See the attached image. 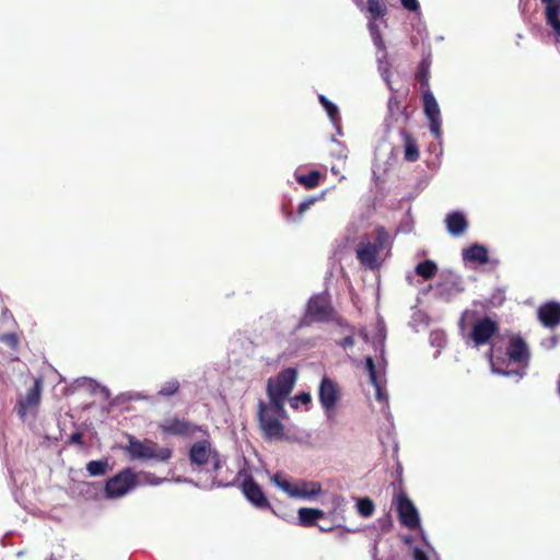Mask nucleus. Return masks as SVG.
Instances as JSON below:
<instances>
[{"instance_id":"obj_35","label":"nucleus","mask_w":560,"mask_h":560,"mask_svg":"<svg viewBox=\"0 0 560 560\" xmlns=\"http://www.w3.org/2000/svg\"><path fill=\"white\" fill-rule=\"evenodd\" d=\"M322 197H323V195H322L320 197H310V198H307V199L303 200V201L299 205V208H298V213H299V215H303V214H304V212H305L306 210H308V209H310V207H311L312 205H314L317 200H319Z\"/></svg>"},{"instance_id":"obj_39","label":"nucleus","mask_w":560,"mask_h":560,"mask_svg":"<svg viewBox=\"0 0 560 560\" xmlns=\"http://www.w3.org/2000/svg\"><path fill=\"white\" fill-rule=\"evenodd\" d=\"M401 5L408 11L416 12L420 9V4L418 0H400Z\"/></svg>"},{"instance_id":"obj_4","label":"nucleus","mask_w":560,"mask_h":560,"mask_svg":"<svg viewBox=\"0 0 560 560\" xmlns=\"http://www.w3.org/2000/svg\"><path fill=\"white\" fill-rule=\"evenodd\" d=\"M335 311L328 292L314 294L307 301L304 316L299 326H310L313 323H329Z\"/></svg>"},{"instance_id":"obj_8","label":"nucleus","mask_w":560,"mask_h":560,"mask_svg":"<svg viewBox=\"0 0 560 560\" xmlns=\"http://www.w3.org/2000/svg\"><path fill=\"white\" fill-rule=\"evenodd\" d=\"M394 503L400 524L409 529H416L420 525L419 513L407 493L405 491L397 493Z\"/></svg>"},{"instance_id":"obj_25","label":"nucleus","mask_w":560,"mask_h":560,"mask_svg":"<svg viewBox=\"0 0 560 560\" xmlns=\"http://www.w3.org/2000/svg\"><path fill=\"white\" fill-rule=\"evenodd\" d=\"M416 273L424 280L433 279L438 273V266L433 260H424L419 262L415 269Z\"/></svg>"},{"instance_id":"obj_9","label":"nucleus","mask_w":560,"mask_h":560,"mask_svg":"<svg viewBox=\"0 0 560 560\" xmlns=\"http://www.w3.org/2000/svg\"><path fill=\"white\" fill-rule=\"evenodd\" d=\"M499 332V325L489 316L478 319L472 325L469 339L476 347H480L490 342L493 336Z\"/></svg>"},{"instance_id":"obj_43","label":"nucleus","mask_w":560,"mask_h":560,"mask_svg":"<svg viewBox=\"0 0 560 560\" xmlns=\"http://www.w3.org/2000/svg\"><path fill=\"white\" fill-rule=\"evenodd\" d=\"M413 560H429L427 553L419 549V548H415L413 550Z\"/></svg>"},{"instance_id":"obj_1","label":"nucleus","mask_w":560,"mask_h":560,"mask_svg":"<svg viewBox=\"0 0 560 560\" xmlns=\"http://www.w3.org/2000/svg\"><path fill=\"white\" fill-rule=\"evenodd\" d=\"M296 378L298 371L294 368H287L267 381L266 393L273 407L282 410L288 396L294 388Z\"/></svg>"},{"instance_id":"obj_19","label":"nucleus","mask_w":560,"mask_h":560,"mask_svg":"<svg viewBox=\"0 0 560 560\" xmlns=\"http://www.w3.org/2000/svg\"><path fill=\"white\" fill-rule=\"evenodd\" d=\"M464 260L470 262H477L480 265H486L489 262V254L486 246L480 244H472L468 248L463 250Z\"/></svg>"},{"instance_id":"obj_28","label":"nucleus","mask_w":560,"mask_h":560,"mask_svg":"<svg viewBox=\"0 0 560 560\" xmlns=\"http://www.w3.org/2000/svg\"><path fill=\"white\" fill-rule=\"evenodd\" d=\"M365 368L369 373L371 384L376 388L377 398H381V387L377 380L376 369L372 357L365 358Z\"/></svg>"},{"instance_id":"obj_10","label":"nucleus","mask_w":560,"mask_h":560,"mask_svg":"<svg viewBox=\"0 0 560 560\" xmlns=\"http://www.w3.org/2000/svg\"><path fill=\"white\" fill-rule=\"evenodd\" d=\"M318 398L323 409L329 416L334 412L337 402L340 399L338 384L331 378L324 376L319 384Z\"/></svg>"},{"instance_id":"obj_31","label":"nucleus","mask_w":560,"mask_h":560,"mask_svg":"<svg viewBox=\"0 0 560 560\" xmlns=\"http://www.w3.org/2000/svg\"><path fill=\"white\" fill-rule=\"evenodd\" d=\"M318 101L322 104V106L327 112V115L332 121H337L339 119V110L338 107L332 104L326 96L319 95Z\"/></svg>"},{"instance_id":"obj_2","label":"nucleus","mask_w":560,"mask_h":560,"mask_svg":"<svg viewBox=\"0 0 560 560\" xmlns=\"http://www.w3.org/2000/svg\"><path fill=\"white\" fill-rule=\"evenodd\" d=\"M257 408V419L264 435L267 439H282L284 425L280 419L285 417L284 407L280 410L273 407L272 402L266 404L264 400H259Z\"/></svg>"},{"instance_id":"obj_27","label":"nucleus","mask_w":560,"mask_h":560,"mask_svg":"<svg viewBox=\"0 0 560 560\" xmlns=\"http://www.w3.org/2000/svg\"><path fill=\"white\" fill-rule=\"evenodd\" d=\"M272 481L285 493L290 497L294 498L296 494H301L302 492L298 491V487L292 485L290 481L282 479L279 474L272 476Z\"/></svg>"},{"instance_id":"obj_33","label":"nucleus","mask_w":560,"mask_h":560,"mask_svg":"<svg viewBox=\"0 0 560 560\" xmlns=\"http://www.w3.org/2000/svg\"><path fill=\"white\" fill-rule=\"evenodd\" d=\"M137 474L139 476V481H141L139 483V486H141V485L158 486L164 480V479L158 478L153 474L147 472V471H141V472H137Z\"/></svg>"},{"instance_id":"obj_40","label":"nucleus","mask_w":560,"mask_h":560,"mask_svg":"<svg viewBox=\"0 0 560 560\" xmlns=\"http://www.w3.org/2000/svg\"><path fill=\"white\" fill-rule=\"evenodd\" d=\"M1 340L9 345L11 348H15L18 345V337L15 334H5L1 337Z\"/></svg>"},{"instance_id":"obj_49","label":"nucleus","mask_w":560,"mask_h":560,"mask_svg":"<svg viewBox=\"0 0 560 560\" xmlns=\"http://www.w3.org/2000/svg\"><path fill=\"white\" fill-rule=\"evenodd\" d=\"M287 218H288L289 220H291V219H293V214H292L291 212H288V213H287Z\"/></svg>"},{"instance_id":"obj_34","label":"nucleus","mask_w":560,"mask_h":560,"mask_svg":"<svg viewBox=\"0 0 560 560\" xmlns=\"http://www.w3.org/2000/svg\"><path fill=\"white\" fill-rule=\"evenodd\" d=\"M549 16H546L547 23L553 28L558 37H560V19L559 14H556V9L551 8Z\"/></svg>"},{"instance_id":"obj_45","label":"nucleus","mask_w":560,"mask_h":560,"mask_svg":"<svg viewBox=\"0 0 560 560\" xmlns=\"http://www.w3.org/2000/svg\"><path fill=\"white\" fill-rule=\"evenodd\" d=\"M359 335H360V337H361L365 342H368V341H369V335H368V331H366L364 328L360 329Z\"/></svg>"},{"instance_id":"obj_36","label":"nucleus","mask_w":560,"mask_h":560,"mask_svg":"<svg viewBox=\"0 0 560 560\" xmlns=\"http://www.w3.org/2000/svg\"><path fill=\"white\" fill-rule=\"evenodd\" d=\"M330 322H334L336 325H338L340 327L347 328L350 332L354 331V328L349 325L347 319H345L343 317L339 316L336 311L334 312V315H332V318L330 319Z\"/></svg>"},{"instance_id":"obj_21","label":"nucleus","mask_w":560,"mask_h":560,"mask_svg":"<svg viewBox=\"0 0 560 560\" xmlns=\"http://www.w3.org/2000/svg\"><path fill=\"white\" fill-rule=\"evenodd\" d=\"M299 524L303 527H312L316 521L325 516L324 511L312 508H301L298 512Z\"/></svg>"},{"instance_id":"obj_48","label":"nucleus","mask_w":560,"mask_h":560,"mask_svg":"<svg viewBox=\"0 0 560 560\" xmlns=\"http://www.w3.org/2000/svg\"><path fill=\"white\" fill-rule=\"evenodd\" d=\"M493 352H494L493 347H491V348L489 349L488 353H487V355H488V358H489V360H490V361H492V359H493Z\"/></svg>"},{"instance_id":"obj_12","label":"nucleus","mask_w":560,"mask_h":560,"mask_svg":"<svg viewBox=\"0 0 560 560\" xmlns=\"http://www.w3.org/2000/svg\"><path fill=\"white\" fill-rule=\"evenodd\" d=\"M242 492L245 498L257 509H271L268 499L266 498L260 486L254 480L252 476H247L242 482Z\"/></svg>"},{"instance_id":"obj_30","label":"nucleus","mask_w":560,"mask_h":560,"mask_svg":"<svg viewBox=\"0 0 560 560\" xmlns=\"http://www.w3.org/2000/svg\"><path fill=\"white\" fill-rule=\"evenodd\" d=\"M107 460H91L86 465V470L91 476H103L106 472Z\"/></svg>"},{"instance_id":"obj_3","label":"nucleus","mask_w":560,"mask_h":560,"mask_svg":"<svg viewBox=\"0 0 560 560\" xmlns=\"http://www.w3.org/2000/svg\"><path fill=\"white\" fill-rule=\"evenodd\" d=\"M125 452L131 459H155L158 462H167L173 455L170 447H160L154 441H140L131 435L125 446Z\"/></svg>"},{"instance_id":"obj_17","label":"nucleus","mask_w":560,"mask_h":560,"mask_svg":"<svg viewBox=\"0 0 560 560\" xmlns=\"http://www.w3.org/2000/svg\"><path fill=\"white\" fill-rule=\"evenodd\" d=\"M388 107V124L398 122L402 120L407 122L409 116L406 110V106H402L401 101L397 96H390L387 103Z\"/></svg>"},{"instance_id":"obj_5","label":"nucleus","mask_w":560,"mask_h":560,"mask_svg":"<svg viewBox=\"0 0 560 560\" xmlns=\"http://www.w3.org/2000/svg\"><path fill=\"white\" fill-rule=\"evenodd\" d=\"M389 241V234L384 226L375 229L374 242L362 240L357 249V258L359 261L371 269L376 266L377 257Z\"/></svg>"},{"instance_id":"obj_46","label":"nucleus","mask_w":560,"mask_h":560,"mask_svg":"<svg viewBox=\"0 0 560 560\" xmlns=\"http://www.w3.org/2000/svg\"><path fill=\"white\" fill-rule=\"evenodd\" d=\"M299 404L300 401L298 400H294V397L290 399V405L293 409H298L299 408Z\"/></svg>"},{"instance_id":"obj_32","label":"nucleus","mask_w":560,"mask_h":560,"mask_svg":"<svg viewBox=\"0 0 560 560\" xmlns=\"http://www.w3.org/2000/svg\"><path fill=\"white\" fill-rule=\"evenodd\" d=\"M358 512L363 517H370L375 510L374 503L370 498H363L358 501Z\"/></svg>"},{"instance_id":"obj_47","label":"nucleus","mask_w":560,"mask_h":560,"mask_svg":"<svg viewBox=\"0 0 560 560\" xmlns=\"http://www.w3.org/2000/svg\"><path fill=\"white\" fill-rule=\"evenodd\" d=\"M470 315V313L468 311L464 312L463 316H462V319H460V326H463V323L465 320L466 317H468Z\"/></svg>"},{"instance_id":"obj_6","label":"nucleus","mask_w":560,"mask_h":560,"mask_svg":"<svg viewBox=\"0 0 560 560\" xmlns=\"http://www.w3.org/2000/svg\"><path fill=\"white\" fill-rule=\"evenodd\" d=\"M140 482L138 474L127 467L106 481L105 495L109 499L120 498L137 488Z\"/></svg>"},{"instance_id":"obj_38","label":"nucleus","mask_w":560,"mask_h":560,"mask_svg":"<svg viewBox=\"0 0 560 560\" xmlns=\"http://www.w3.org/2000/svg\"><path fill=\"white\" fill-rule=\"evenodd\" d=\"M294 400L300 401L302 405L306 406V409H308V406L312 402V396L310 393L303 392V393L295 395Z\"/></svg>"},{"instance_id":"obj_23","label":"nucleus","mask_w":560,"mask_h":560,"mask_svg":"<svg viewBox=\"0 0 560 560\" xmlns=\"http://www.w3.org/2000/svg\"><path fill=\"white\" fill-rule=\"evenodd\" d=\"M416 79L420 84L421 92H424L429 89V79H430V62L427 59H423L419 62L416 71Z\"/></svg>"},{"instance_id":"obj_37","label":"nucleus","mask_w":560,"mask_h":560,"mask_svg":"<svg viewBox=\"0 0 560 560\" xmlns=\"http://www.w3.org/2000/svg\"><path fill=\"white\" fill-rule=\"evenodd\" d=\"M546 4V16H549L550 9H556V14L560 13V0H541Z\"/></svg>"},{"instance_id":"obj_44","label":"nucleus","mask_w":560,"mask_h":560,"mask_svg":"<svg viewBox=\"0 0 560 560\" xmlns=\"http://www.w3.org/2000/svg\"><path fill=\"white\" fill-rule=\"evenodd\" d=\"M374 43L376 45V47L380 49V50H383L385 51L386 50V47H385V44L383 42V39L381 38L380 35H377L375 38H374Z\"/></svg>"},{"instance_id":"obj_22","label":"nucleus","mask_w":560,"mask_h":560,"mask_svg":"<svg viewBox=\"0 0 560 560\" xmlns=\"http://www.w3.org/2000/svg\"><path fill=\"white\" fill-rule=\"evenodd\" d=\"M323 178V174L319 171H311L308 174H296V182L304 186L306 189L316 188L320 179Z\"/></svg>"},{"instance_id":"obj_13","label":"nucleus","mask_w":560,"mask_h":560,"mask_svg":"<svg viewBox=\"0 0 560 560\" xmlns=\"http://www.w3.org/2000/svg\"><path fill=\"white\" fill-rule=\"evenodd\" d=\"M159 429L164 434L185 436L195 434L199 430V427L190 423L185 419L173 417L167 418L162 423H160Z\"/></svg>"},{"instance_id":"obj_15","label":"nucleus","mask_w":560,"mask_h":560,"mask_svg":"<svg viewBox=\"0 0 560 560\" xmlns=\"http://www.w3.org/2000/svg\"><path fill=\"white\" fill-rule=\"evenodd\" d=\"M40 388L42 382L36 380L33 387L28 389L26 396L18 400L15 409L21 418H24L31 409L39 405Z\"/></svg>"},{"instance_id":"obj_20","label":"nucleus","mask_w":560,"mask_h":560,"mask_svg":"<svg viewBox=\"0 0 560 560\" xmlns=\"http://www.w3.org/2000/svg\"><path fill=\"white\" fill-rule=\"evenodd\" d=\"M400 136L404 140V159L408 162H416L420 158V151L417 140L406 129L400 130Z\"/></svg>"},{"instance_id":"obj_7","label":"nucleus","mask_w":560,"mask_h":560,"mask_svg":"<svg viewBox=\"0 0 560 560\" xmlns=\"http://www.w3.org/2000/svg\"><path fill=\"white\" fill-rule=\"evenodd\" d=\"M189 460L192 465L198 467L205 466L208 462H211L213 471H218L221 468L220 454L211 447L209 440L198 441L190 446Z\"/></svg>"},{"instance_id":"obj_29","label":"nucleus","mask_w":560,"mask_h":560,"mask_svg":"<svg viewBox=\"0 0 560 560\" xmlns=\"http://www.w3.org/2000/svg\"><path fill=\"white\" fill-rule=\"evenodd\" d=\"M179 388H180L179 382L177 380H171V381L165 382L162 385V387L158 392V395L162 396V397H171V396L176 395L178 393Z\"/></svg>"},{"instance_id":"obj_26","label":"nucleus","mask_w":560,"mask_h":560,"mask_svg":"<svg viewBox=\"0 0 560 560\" xmlns=\"http://www.w3.org/2000/svg\"><path fill=\"white\" fill-rule=\"evenodd\" d=\"M298 491L303 493L296 494L294 498H314L320 493L322 488L319 483L303 482L301 487H298Z\"/></svg>"},{"instance_id":"obj_16","label":"nucleus","mask_w":560,"mask_h":560,"mask_svg":"<svg viewBox=\"0 0 560 560\" xmlns=\"http://www.w3.org/2000/svg\"><path fill=\"white\" fill-rule=\"evenodd\" d=\"M538 319L548 328H553L560 324V303L547 302L538 308Z\"/></svg>"},{"instance_id":"obj_18","label":"nucleus","mask_w":560,"mask_h":560,"mask_svg":"<svg viewBox=\"0 0 560 560\" xmlns=\"http://www.w3.org/2000/svg\"><path fill=\"white\" fill-rule=\"evenodd\" d=\"M445 223L447 231L454 236L462 235L468 228L465 215L458 211L447 214Z\"/></svg>"},{"instance_id":"obj_14","label":"nucleus","mask_w":560,"mask_h":560,"mask_svg":"<svg viewBox=\"0 0 560 560\" xmlns=\"http://www.w3.org/2000/svg\"><path fill=\"white\" fill-rule=\"evenodd\" d=\"M506 354L510 361L518 364H527L529 360V350L525 340L518 336L512 337L506 348Z\"/></svg>"},{"instance_id":"obj_24","label":"nucleus","mask_w":560,"mask_h":560,"mask_svg":"<svg viewBox=\"0 0 560 560\" xmlns=\"http://www.w3.org/2000/svg\"><path fill=\"white\" fill-rule=\"evenodd\" d=\"M366 11L371 18L376 21L383 19L387 14V5L383 0H368Z\"/></svg>"},{"instance_id":"obj_42","label":"nucleus","mask_w":560,"mask_h":560,"mask_svg":"<svg viewBox=\"0 0 560 560\" xmlns=\"http://www.w3.org/2000/svg\"><path fill=\"white\" fill-rule=\"evenodd\" d=\"M69 444H78V445L82 446L84 444L82 433L74 432L73 434H71L69 438Z\"/></svg>"},{"instance_id":"obj_11","label":"nucleus","mask_w":560,"mask_h":560,"mask_svg":"<svg viewBox=\"0 0 560 560\" xmlns=\"http://www.w3.org/2000/svg\"><path fill=\"white\" fill-rule=\"evenodd\" d=\"M423 112L430 121L431 132L439 138L441 136V112L439 104L430 90L422 92Z\"/></svg>"},{"instance_id":"obj_41","label":"nucleus","mask_w":560,"mask_h":560,"mask_svg":"<svg viewBox=\"0 0 560 560\" xmlns=\"http://www.w3.org/2000/svg\"><path fill=\"white\" fill-rule=\"evenodd\" d=\"M338 345L340 347H342L343 349H347V348H351L354 346V338H353V332H350V335H348L347 337H345L342 340H340L338 342Z\"/></svg>"},{"instance_id":"obj_50","label":"nucleus","mask_w":560,"mask_h":560,"mask_svg":"<svg viewBox=\"0 0 560 560\" xmlns=\"http://www.w3.org/2000/svg\"><path fill=\"white\" fill-rule=\"evenodd\" d=\"M358 5L361 3V0H353Z\"/></svg>"}]
</instances>
